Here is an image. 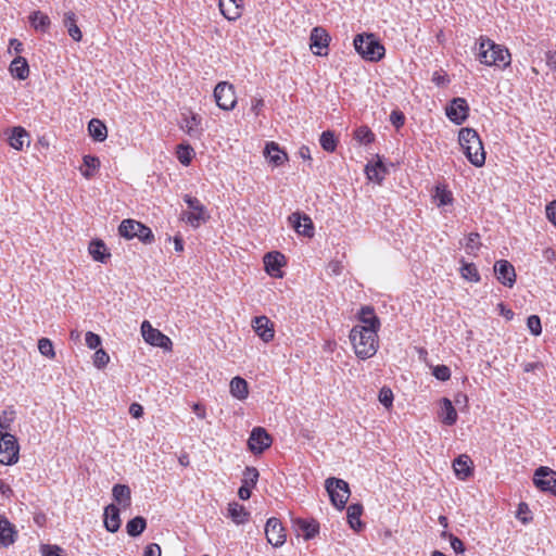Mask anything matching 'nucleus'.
<instances>
[{
  "label": "nucleus",
  "mask_w": 556,
  "mask_h": 556,
  "mask_svg": "<svg viewBox=\"0 0 556 556\" xmlns=\"http://www.w3.org/2000/svg\"><path fill=\"white\" fill-rule=\"evenodd\" d=\"M477 59L486 66L498 68H506L511 63V55L506 47L483 36L479 38Z\"/></svg>",
  "instance_id": "obj_1"
},
{
  "label": "nucleus",
  "mask_w": 556,
  "mask_h": 556,
  "mask_svg": "<svg viewBox=\"0 0 556 556\" xmlns=\"http://www.w3.org/2000/svg\"><path fill=\"white\" fill-rule=\"evenodd\" d=\"M350 341L358 358L365 361L372 357L379 348L378 332L361 326H354L350 331Z\"/></svg>",
  "instance_id": "obj_2"
},
{
  "label": "nucleus",
  "mask_w": 556,
  "mask_h": 556,
  "mask_svg": "<svg viewBox=\"0 0 556 556\" xmlns=\"http://www.w3.org/2000/svg\"><path fill=\"white\" fill-rule=\"evenodd\" d=\"M458 141L467 160L476 167L485 163V151L479 134L473 128H462Z\"/></svg>",
  "instance_id": "obj_3"
},
{
  "label": "nucleus",
  "mask_w": 556,
  "mask_h": 556,
  "mask_svg": "<svg viewBox=\"0 0 556 556\" xmlns=\"http://www.w3.org/2000/svg\"><path fill=\"white\" fill-rule=\"evenodd\" d=\"M353 45L356 52L366 61L379 62L386 53L384 46L374 34H357Z\"/></svg>",
  "instance_id": "obj_4"
},
{
  "label": "nucleus",
  "mask_w": 556,
  "mask_h": 556,
  "mask_svg": "<svg viewBox=\"0 0 556 556\" xmlns=\"http://www.w3.org/2000/svg\"><path fill=\"white\" fill-rule=\"evenodd\" d=\"M118 233L121 237L131 240L138 238L144 244L154 242V235L148 226L135 219H124L118 226Z\"/></svg>",
  "instance_id": "obj_5"
},
{
  "label": "nucleus",
  "mask_w": 556,
  "mask_h": 556,
  "mask_svg": "<svg viewBox=\"0 0 556 556\" xmlns=\"http://www.w3.org/2000/svg\"><path fill=\"white\" fill-rule=\"evenodd\" d=\"M325 488L331 504L338 509H343L351 495L349 483L342 479L330 477L326 480Z\"/></svg>",
  "instance_id": "obj_6"
},
{
  "label": "nucleus",
  "mask_w": 556,
  "mask_h": 556,
  "mask_svg": "<svg viewBox=\"0 0 556 556\" xmlns=\"http://www.w3.org/2000/svg\"><path fill=\"white\" fill-rule=\"evenodd\" d=\"M184 201L191 210V212L184 213L182 219L186 220L190 226L198 228L201 226V224L205 223L210 218L206 207L198 198L190 194H185Z\"/></svg>",
  "instance_id": "obj_7"
},
{
  "label": "nucleus",
  "mask_w": 556,
  "mask_h": 556,
  "mask_svg": "<svg viewBox=\"0 0 556 556\" xmlns=\"http://www.w3.org/2000/svg\"><path fill=\"white\" fill-rule=\"evenodd\" d=\"M213 96L220 110L231 111L237 104L235 87L228 81H219L214 88Z\"/></svg>",
  "instance_id": "obj_8"
},
{
  "label": "nucleus",
  "mask_w": 556,
  "mask_h": 556,
  "mask_svg": "<svg viewBox=\"0 0 556 556\" xmlns=\"http://www.w3.org/2000/svg\"><path fill=\"white\" fill-rule=\"evenodd\" d=\"M20 446L16 438L8 432H0V463L13 465L18 460Z\"/></svg>",
  "instance_id": "obj_9"
},
{
  "label": "nucleus",
  "mask_w": 556,
  "mask_h": 556,
  "mask_svg": "<svg viewBox=\"0 0 556 556\" xmlns=\"http://www.w3.org/2000/svg\"><path fill=\"white\" fill-rule=\"evenodd\" d=\"M533 484L541 492L556 496V471L546 466H540L534 470Z\"/></svg>",
  "instance_id": "obj_10"
},
{
  "label": "nucleus",
  "mask_w": 556,
  "mask_h": 556,
  "mask_svg": "<svg viewBox=\"0 0 556 556\" xmlns=\"http://www.w3.org/2000/svg\"><path fill=\"white\" fill-rule=\"evenodd\" d=\"M141 333L144 341L150 345L162 348L165 350L172 346L170 339L164 333H162L159 329L153 328L148 320H144L141 324Z\"/></svg>",
  "instance_id": "obj_11"
},
{
  "label": "nucleus",
  "mask_w": 556,
  "mask_h": 556,
  "mask_svg": "<svg viewBox=\"0 0 556 556\" xmlns=\"http://www.w3.org/2000/svg\"><path fill=\"white\" fill-rule=\"evenodd\" d=\"M447 118L456 124H463L469 116V105L464 98H454L445 110Z\"/></svg>",
  "instance_id": "obj_12"
},
{
  "label": "nucleus",
  "mask_w": 556,
  "mask_h": 556,
  "mask_svg": "<svg viewBox=\"0 0 556 556\" xmlns=\"http://www.w3.org/2000/svg\"><path fill=\"white\" fill-rule=\"evenodd\" d=\"M330 36L325 28L316 26L312 29L309 36V48L314 54L323 56L328 54Z\"/></svg>",
  "instance_id": "obj_13"
},
{
  "label": "nucleus",
  "mask_w": 556,
  "mask_h": 556,
  "mask_svg": "<svg viewBox=\"0 0 556 556\" xmlns=\"http://www.w3.org/2000/svg\"><path fill=\"white\" fill-rule=\"evenodd\" d=\"M265 535L267 542L274 547H280L286 542V532L279 519L271 517L265 526Z\"/></svg>",
  "instance_id": "obj_14"
},
{
  "label": "nucleus",
  "mask_w": 556,
  "mask_h": 556,
  "mask_svg": "<svg viewBox=\"0 0 556 556\" xmlns=\"http://www.w3.org/2000/svg\"><path fill=\"white\" fill-rule=\"evenodd\" d=\"M248 445L251 452L260 454L271 445V438L264 428L255 427L250 433Z\"/></svg>",
  "instance_id": "obj_15"
},
{
  "label": "nucleus",
  "mask_w": 556,
  "mask_h": 556,
  "mask_svg": "<svg viewBox=\"0 0 556 556\" xmlns=\"http://www.w3.org/2000/svg\"><path fill=\"white\" fill-rule=\"evenodd\" d=\"M496 279L505 287L513 288L516 283L515 267L506 260L496 261L494 264Z\"/></svg>",
  "instance_id": "obj_16"
},
{
  "label": "nucleus",
  "mask_w": 556,
  "mask_h": 556,
  "mask_svg": "<svg viewBox=\"0 0 556 556\" xmlns=\"http://www.w3.org/2000/svg\"><path fill=\"white\" fill-rule=\"evenodd\" d=\"M292 526L296 534L306 541L314 539L319 533V523L313 518H294Z\"/></svg>",
  "instance_id": "obj_17"
},
{
  "label": "nucleus",
  "mask_w": 556,
  "mask_h": 556,
  "mask_svg": "<svg viewBox=\"0 0 556 556\" xmlns=\"http://www.w3.org/2000/svg\"><path fill=\"white\" fill-rule=\"evenodd\" d=\"M202 117L193 112L182 114L180 128L192 139H200L203 135Z\"/></svg>",
  "instance_id": "obj_18"
},
{
  "label": "nucleus",
  "mask_w": 556,
  "mask_h": 556,
  "mask_svg": "<svg viewBox=\"0 0 556 556\" xmlns=\"http://www.w3.org/2000/svg\"><path fill=\"white\" fill-rule=\"evenodd\" d=\"M289 222L299 235L307 238L314 236V224L308 215L294 212L289 216Z\"/></svg>",
  "instance_id": "obj_19"
},
{
  "label": "nucleus",
  "mask_w": 556,
  "mask_h": 556,
  "mask_svg": "<svg viewBox=\"0 0 556 556\" xmlns=\"http://www.w3.org/2000/svg\"><path fill=\"white\" fill-rule=\"evenodd\" d=\"M266 273L274 278H282L281 267L285 265V255L278 251L268 252L264 255Z\"/></svg>",
  "instance_id": "obj_20"
},
{
  "label": "nucleus",
  "mask_w": 556,
  "mask_h": 556,
  "mask_svg": "<svg viewBox=\"0 0 556 556\" xmlns=\"http://www.w3.org/2000/svg\"><path fill=\"white\" fill-rule=\"evenodd\" d=\"M220 13L228 21H237L243 11V0H219Z\"/></svg>",
  "instance_id": "obj_21"
},
{
  "label": "nucleus",
  "mask_w": 556,
  "mask_h": 556,
  "mask_svg": "<svg viewBox=\"0 0 556 556\" xmlns=\"http://www.w3.org/2000/svg\"><path fill=\"white\" fill-rule=\"evenodd\" d=\"M358 319L362 323L361 327L366 329H372L375 332H378L380 329V319L375 314V309L370 305L362 306L358 312Z\"/></svg>",
  "instance_id": "obj_22"
},
{
  "label": "nucleus",
  "mask_w": 556,
  "mask_h": 556,
  "mask_svg": "<svg viewBox=\"0 0 556 556\" xmlns=\"http://www.w3.org/2000/svg\"><path fill=\"white\" fill-rule=\"evenodd\" d=\"M17 538V531L5 516L0 515V546L9 547Z\"/></svg>",
  "instance_id": "obj_23"
},
{
  "label": "nucleus",
  "mask_w": 556,
  "mask_h": 556,
  "mask_svg": "<svg viewBox=\"0 0 556 556\" xmlns=\"http://www.w3.org/2000/svg\"><path fill=\"white\" fill-rule=\"evenodd\" d=\"M253 329L256 334L264 341L269 342L274 339L275 331L273 324L266 316H256L253 320Z\"/></svg>",
  "instance_id": "obj_24"
},
{
  "label": "nucleus",
  "mask_w": 556,
  "mask_h": 556,
  "mask_svg": "<svg viewBox=\"0 0 556 556\" xmlns=\"http://www.w3.org/2000/svg\"><path fill=\"white\" fill-rule=\"evenodd\" d=\"M103 523L105 529L111 533H115L119 530L121 511L116 505L110 504L105 507Z\"/></svg>",
  "instance_id": "obj_25"
},
{
  "label": "nucleus",
  "mask_w": 556,
  "mask_h": 556,
  "mask_svg": "<svg viewBox=\"0 0 556 556\" xmlns=\"http://www.w3.org/2000/svg\"><path fill=\"white\" fill-rule=\"evenodd\" d=\"M264 155L275 166H281L286 161H288L287 153L283 152L275 141L266 143Z\"/></svg>",
  "instance_id": "obj_26"
},
{
  "label": "nucleus",
  "mask_w": 556,
  "mask_h": 556,
  "mask_svg": "<svg viewBox=\"0 0 556 556\" xmlns=\"http://www.w3.org/2000/svg\"><path fill=\"white\" fill-rule=\"evenodd\" d=\"M88 252L93 261L102 264L106 263L111 257V253L109 252L104 241L101 239H92L88 245Z\"/></svg>",
  "instance_id": "obj_27"
},
{
  "label": "nucleus",
  "mask_w": 556,
  "mask_h": 556,
  "mask_svg": "<svg viewBox=\"0 0 556 556\" xmlns=\"http://www.w3.org/2000/svg\"><path fill=\"white\" fill-rule=\"evenodd\" d=\"M457 412L453 406V403L447 397H443L440 401L439 418L442 424L446 426H453L457 421Z\"/></svg>",
  "instance_id": "obj_28"
},
{
  "label": "nucleus",
  "mask_w": 556,
  "mask_h": 556,
  "mask_svg": "<svg viewBox=\"0 0 556 556\" xmlns=\"http://www.w3.org/2000/svg\"><path fill=\"white\" fill-rule=\"evenodd\" d=\"M455 476L460 480H466L472 475V460L467 455H460L453 462Z\"/></svg>",
  "instance_id": "obj_29"
},
{
  "label": "nucleus",
  "mask_w": 556,
  "mask_h": 556,
  "mask_svg": "<svg viewBox=\"0 0 556 556\" xmlns=\"http://www.w3.org/2000/svg\"><path fill=\"white\" fill-rule=\"evenodd\" d=\"M432 198L438 207L452 205L454 202L452 191L447 189V186L444 184H438L434 187Z\"/></svg>",
  "instance_id": "obj_30"
},
{
  "label": "nucleus",
  "mask_w": 556,
  "mask_h": 556,
  "mask_svg": "<svg viewBox=\"0 0 556 556\" xmlns=\"http://www.w3.org/2000/svg\"><path fill=\"white\" fill-rule=\"evenodd\" d=\"M63 24L67 29L68 35L74 41L79 42L83 38L80 28L77 26L76 14L72 11L65 12Z\"/></svg>",
  "instance_id": "obj_31"
},
{
  "label": "nucleus",
  "mask_w": 556,
  "mask_h": 556,
  "mask_svg": "<svg viewBox=\"0 0 556 556\" xmlns=\"http://www.w3.org/2000/svg\"><path fill=\"white\" fill-rule=\"evenodd\" d=\"M28 132L23 127L16 126L11 129L8 141L11 148L20 151L23 149L25 141L28 140ZM28 143L29 141H27V144Z\"/></svg>",
  "instance_id": "obj_32"
},
{
  "label": "nucleus",
  "mask_w": 556,
  "mask_h": 556,
  "mask_svg": "<svg viewBox=\"0 0 556 556\" xmlns=\"http://www.w3.org/2000/svg\"><path fill=\"white\" fill-rule=\"evenodd\" d=\"M89 136L98 142H103L108 138V128L103 122L98 118H92L88 123Z\"/></svg>",
  "instance_id": "obj_33"
},
{
  "label": "nucleus",
  "mask_w": 556,
  "mask_h": 556,
  "mask_svg": "<svg viewBox=\"0 0 556 556\" xmlns=\"http://www.w3.org/2000/svg\"><path fill=\"white\" fill-rule=\"evenodd\" d=\"M228 516L236 525H243L249 520L250 513L237 502L228 505Z\"/></svg>",
  "instance_id": "obj_34"
},
{
  "label": "nucleus",
  "mask_w": 556,
  "mask_h": 556,
  "mask_svg": "<svg viewBox=\"0 0 556 556\" xmlns=\"http://www.w3.org/2000/svg\"><path fill=\"white\" fill-rule=\"evenodd\" d=\"M10 72L17 79H26L29 75V66L26 59L16 56L10 64Z\"/></svg>",
  "instance_id": "obj_35"
},
{
  "label": "nucleus",
  "mask_w": 556,
  "mask_h": 556,
  "mask_svg": "<svg viewBox=\"0 0 556 556\" xmlns=\"http://www.w3.org/2000/svg\"><path fill=\"white\" fill-rule=\"evenodd\" d=\"M367 178L377 184H381L387 174L386 165L379 160L375 164H367L365 167Z\"/></svg>",
  "instance_id": "obj_36"
},
{
  "label": "nucleus",
  "mask_w": 556,
  "mask_h": 556,
  "mask_svg": "<svg viewBox=\"0 0 556 556\" xmlns=\"http://www.w3.org/2000/svg\"><path fill=\"white\" fill-rule=\"evenodd\" d=\"M113 498L124 507L130 506L131 491L126 484H115L112 489Z\"/></svg>",
  "instance_id": "obj_37"
},
{
  "label": "nucleus",
  "mask_w": 556,
  "mask_h": 556,
  "mask_svg": "<svg viewBox=\"0 0 556 556\" xmlns=\"http://www.w3.org/2000/svg\"><path fill=\"white\" fill-rule=\"evenodd\" d=\"M230 393L238 400H245L249 395L248 382L239 376L232 378L230 381Z\"/></svg>",
  "instance_id": "obj_38"
},
{
  "label": "nucleus",
  "mask_w": 556,
  "mask_h": 556,
  "mask_svg": "<svg viewBox=\"0 0 556 556\" xmlns=\"http://www.w3.org/2000/svg\"><path fill=\"white\" fill-rule=\"evenodd\" d=\"M348 514V522L350 527L356 531H359L363 528V523L361 521V516L363 514V506L361 504H351L346 510Z\"/></svg>",
  "instance_id": "obj_39"
},
{
  "label": "nucleus",
  "mask_w": 556,
  "mask_h": 556,
  "mask_svg": "<svg viewBox=\"0 0 556 556\" xmlns=\"http://www.w3.org/2000/svg\"><path fill=\"white\" fill-rule=\"evenodd\" d=\"M29 23L36 30L46 33L51 21L50 17L41 11H35L29 15Z\"/></svg>",
  "instance_id": "obj_40"
},
{
  "label": "nucleus",
  "mask_w": 556,
  "mask_h": 556,
  "mask_svg": "<svg viewBox=\"0 0 556 556\" xmlns=\"http://www.w3.org/2000/svg\"><path fill=\"white\" fill-rule=\"evenodd\" d=\"M147 528V520L142 516H136L126 525L127 534L131 538L139 536Z\"/></svg>",
  "instance_id": "obj_41"
},
{
  "label": "nucleus",
  "mask_w": 556,
  "mask_h": 556,
  "mask_svg": "<svg viewBox=\"0 0 556 556\" xmlns=\"http://www.w3.org/2000/svg\"><path fill=\"white\" fill-rule=\"evenodd\" d=\"M85 169H81V175L86 178H91L94 176L96 170L100 167V160L94 155H85L83 157Z\"/></svg>",
  "instance_id": "obj_42"
},
{
  "label": "nucleus",
  "mask_w": 556,
  "mask_h": 556,
  "mask_svg": "<svg viewBox=\"0 0 556 556\" xmlns=\"http://www.w3.org/2000/svg\"><path fill=\"white\" fill-rule=\"evenodd\" d=\"M460 275L470 282H479L481 277L473 263H467L462 260Z\"/></svg>",
  "instance_id": "obj_43"
},
{
  "label": "nucleus",
  "mask_w": 556,
  "mask_h": 556,
  "mask_svg": "<svg viewBox=\"0 0 556 556\" xmlns=\"http://www.w3.org/2000/svg\"><path fill=\"white\" fill-rule=\"evenodd\" d=\"M319 143L326 152L332 153L337 149L338 140L332 131L326 130L321 132Z\"/></svg>",
  "instance_id": "obj_44"
},
{
  "label": "nucleus",
  "mask_w": 556,
  "mask_h": 556,
  "mask_svg": "<svg viewBox=\"0 0 556 556\" xmlns=\"http://www.w3.org/2000/svg\"><path fill=\"white\" fill-rule=\"evenodd\" d=\"M176 154H177L178 161L182 165L188 166L194 156V150L190 144L181 143L177 147Z\"/></svg>",
  "instance_id": "obj_45"
},
{
  "label": "nucleus",
  "mask_w": 556,
  "mask_h": 556,
  "mask_svg": "<svg viewBox=\"0 0 556 556\" xmlns=\"http://www.w3.org/2000/svg\"><path fill=\"white\" fill-rule=\"evenodd\" d=\"M260 472L255 467L248 466L243 471L242 485L253 489L258 480Z\"/></svg>",
  "instance_id": "obj_46"
},
{
  "label": "nucleus",
  "mask_w": 556,
  "mask_h": 556,
  "mask_svg": "<svg viewBox=\"0 0 556 556\" xmlns=\"http://www.w3.org/2000/svg\"><path fill=\"white\" fill-rule=\"evenodd\" d=\"M355 139L362 144H369L375 140V135L367 126H361L355 130Z\"/></svg>",
  "instance_id": "obj_47"
},
{
  "label": "nucleus",
  "mask_w": 556,
  "mask_h": 556,
  "mask_svg": "<svg viewBox=\"0 0 556 556\" xmlns=\"http://www.w3.org/2000/svg\"><path fill=\"white\" fill-rule=\"evenodd\" d=\"M441 536L443 539H448L450 543H451V547L453 548V551L456 553V554H464L466 548H465V544L464 542L455 536L453 533L451 532H447V531H443L441 533Z\"/></svg>",
  "instance_id": "obj_48"
},
{
  "label": "nucleus",
  "mask_w": 556,
  "mask_h": 556,
  "mask_svg": "<svg viewBox=\"0 0 556 556\" xmlns=\"http://www.w3.org/2000/svg\"><path fill=\"white\" fill-rule=\"evenodd\" d=\"M480 235L478 232H470L467 237L466 252L468 254L476 253L480 249Z\"/></svg>",
  "instance_id": "obj_49"
},
{
  "label": "nucleus",
  "mask_w": 556,
  "mask_h": 556,
  "mask_svg": "<svg viewBox=\"0 0 556 556\" xmlns=\"http://www.w3.org/2000/svg\"><path fill=\"white\" fill-rule=\"evenodd\" d=\"M527 327L533 336H540L542 333V324L538 315H530L527 318Z\"/></svg>",
  "instance_id": "obj_50"
},
{
  "label": "nucleus",
  "mask_w": 556,
  "mask_h": 556,
  "mask_svg": "<svg viewBox=\"0 0 556 556\" xmlns=\"http://www.w3.org/2000/svg\"><path fill=\"white\" fill-rule=\"evenodd\" d=\"M38 350L43 356H47L50 358L54 357L53 344H52L51 340H49L47 338H41L38 341Z\"/></svg>",
  "instance_id": "obj_51"
},
{
  "label": "nucleus",
  "mask_w": 556,
  "mask_h": 556,
  "mask_svg": "<svg viewBox=\"0 0 556 556\" xmlns=\"http://www.w3.org/2000/svg\"><path fill=\"white\" fill-rule=\"evenodd\" d=\"M110 362L109 354L103 349H98L93 355V364L97 368L101 369Z\"/></svg>",
  "instance_id": "obj_52"
},
{
  "label": "nucleus",
  "mask_w": 556,
  "mask_h": 556,
  "mask_svg": "<svg viewBox=\"0 0 556 556\" xmlns=\"http://www.w3.org/2000/svg\"><path fill=\"white\" fill-rule=\"evenodd\" d=\"M379 402L387 408L391 407L393 404V392L390 388L383 387L379 391Z\"/></svg>",
  "instance_id": "obj_53"
},
{
  "label": "nucleus",
  "mask_w": 556,
  "mask_h": 556,
  "mask_svg": "<svg viewBox=\"0 0 556 556\" xmlns=\"http://www.w3.org/2000/svg\"><path fill=\"white\" fill-rule=\"evenodd\" d=\"M432 375L440 381H446L451 378V369L446 365H437L432 369Z\"/></svg>",
  "instance_id": "obj_54"
},
{
  "label": "nucleus",
  "mask_w": 556,
  "mask_h": 556,
  "mask_svg": "<svg viewBox=\"0 0 556 556\" xmlns=\"http://www.w3.org/2000/svg\"><path fill=\"white\" fill-rule=\"evenodd\" d=\"M85 341H86V345L90 350H97L101 345V342H102L100 336L92 331H88L86 333Z\"/></svg>",
  "instance_id": "obj_55"
},
{
  "label": "nucleus",
  "mask_w": 556,
  "mask_h": 556,
  "mask_svg": "<svg viewBox=\"0 0 556 556\" xmlns=\"http://www.w3.org/2000/svg\"><path fill=\"white\" fill-rule=\"evenodd\" d=\"M530 514V509L528 504L521 502L518 505L517 515L516 517L523 523L527 525L532 520V517H528L527 515Z\"/></svg>",
  "instance_id": "obj_56"
},
{
  "label": "nucleus",
  "mask_w": 556,
  "mask_h": 556,
  "mask_svg": "<svg viewBox=\"0 0 556 556\" xmlns=\"http://www.w3.org/2000/svg\"><path fill=\"white\" fill-rule=\"evenodd\" d=\"M41 552L42 556H64V551L58 545L43 544Z\"/></svg>",
  "instance_id": "obj_57"
},
{
  "label": "nucleus",
  "mask_w": 556,
  "mask_h": 556,
  "mask_svg": "<svg viewBox=\"0 0 556 556\" xmlns=\"http://www.w3.org/2000/svg\"><path fill=\"white\" fill-rule=\"evenodd\" d=\"M390 122L396 128H401L405 124V115L400 110H393L390 114Z\"/></svg>",
  "instance_id": "obj_58"
},
{
  "label": "nucleus",
  "mask_w": 556,
  "mask_h": 556,
  "mask_svg": "<svg viewBox=\"0 0 556 556\" xmlns=\"http://www.w3.org/2000/svg\"><path fill=\"white\" fill-rule=\"evenodd\" d=\"M546 217L556 227V200L546 205Z\"/></svg>",
  "instance_id": "obj_59"
},
{
  "label": "nucleus",
  "mask_w": 556,
  "mask_h": 556,
  "mask_svg": "<svg viewBox=\"0 0 556 556\" xmlns=\"http://www.w3.org/2000/svg\"><path fill=\"white\" fill-rule=\"evenodd\" d=\"M143 556H161V547L156 543H150L146 546Z\"/></svg>",
  "instance_id": "obj_60"
},
{
  "label": "nucleus",
  "mask_w": 556,
  "mask_h": 556,
  "mask_svg": "<svg viewBox=\"0 0 556 556\" xmlns=\"http://www.w3.org/2000/svg\"><path fill=\"white\" fill-rule=\"evenodd\" d=\"M129 414L134 418H140L143 415V407L139 403H132L129 406Z\"/></svg>",
  "instance_id": "obj_61"
},
{
  "label": "nucleus",
  "mask_w": 556,
  "mask_h": 556,
  "mask_svg": "<svg viewBox=\"0 0 556 556\" xmlns=\"http://www.w3.org/2000/svg\"><path fill=\"white\" fill-rule=\"evenodd\" d=\"M432 81L437 85V86H445L446 84L450 83V79L446 75H441L439 74L438 72H435L433 74V77H432Z\"/></svg>",
  "instance_id": "obj_62"
},
{
  "label": "nucleus",
  "mask_w": 556,
  "mask_h": 556,
  "mask_svg": "<svg viewBox=\"0 0 556 556\" xmlns=\"http://www.w3.org/2000/svg\"><path fill=\"white\" fill-rule=\"evenodd\" d=\"M263 106H264V100L263 99H261V98H253L252 99L251 110H252V112L255 115L260 114V111L263 109Z\"/></svg>",
  "instance_id": "obj_63"
},
{
  "label": "nucleus",
  "mask_w": 556,
  "mask_h": 556,
  "mask_svg": "<svg viewBox=\"0 0 556 556\" xmlns=\"http://www.w3.org/2000/svg\"><path fill=\"white\" fill-rule=\"evenodd\" d=\"M546 64L552 71H556V51L546 53Z\"/></svg>",
  "instance_id": "obj_64"
}]
</instances>
